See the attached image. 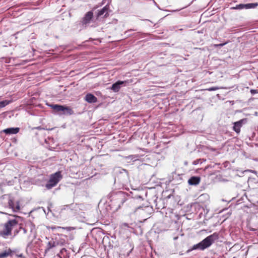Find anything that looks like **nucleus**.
Returning a JSON list of instances; mask_svg holds the SVG:
<instances>
[{"label":"nucleus","instance_id":"f257e3e1","mask_svg":"<svg viewBox=\"0 0 258 258\" xmlns=\"http://www.w3.org/2000/svg\"><path fill=\"white\" fill-rule=\"evenodd\" d=\"M218 238V233L215 232L205 238L201 242L194 245L191 249H189L187 251V252H189L191 250L195 249H200L203 250L205 249L210 247Z\"/></svg>","mask_w":258,"mask_h":258},{"label":"nucleus","instance_id":"f03ea898","mask_svg":"<svg viewBox=\"0 0 258 258\" xmlns=\"http://www.w3.org/2000/svg\"><path fill=\"white\" fill-rule=\"evenodd\" d=\"M18 225L16 219H10L3 225V229L0 231V236L7 238L12 235V230Z\"/></svg>","mask_w":258,"mask_h":258},{"label":"nucleus","instance_id":"7ed1b4c3","mask_svg":"<svg viewBox=\"0 0 258 258\" xmlns=\"http://www.w3.org/2000/svg\"><path fill=\"white\" fill-rule=\"evenodd\" d=\"M127 195L121 191L113 193L110 196V201L112 204L116 206L117 208H120L123 204L127 200Z\"/></svg>","mask_w":258,"mask_h":258},{"label":"nucleus","instance_id":"20e7f679","mask_svg":"<svg viewBox=\"0 0 258 258\" xmlns=\"http://www.w3.org/2000/svg\"><path fill=\"white\" fill-rule=\"evenodd\" d=\"M49 106L60 115H72L74 113L70 107L58 104H51Z\"/></svg>","mask_w":258,"mask_h":258},{"label":"nucleus","instance_id":"39448f33","mask_svg":"<svg viewBox=\"0 0 258 258\" xmlns=\"http://www.w3.org/2000/svg\"><path fill=\"white\" fill-rule=\"evenodd\" d=\"M62 176L60 171H57L50 175L49 179L45 185L47 189H50L56 186L58 182L62 179Z\"/></svg>","mask_w":258,"mask_h":258},{"label":"nucleus","instance_id":"423d86ee","mask_svg":"<svg viewBox=\"0 0 258 258\" xmlns=\"http://www.w3.org/2000/svg\"><path fill=\"white\" fill-rule=\"evenodd\" d=\"M93 13L92 11L87 12L83 18L82 23L83 25H86L89 24L92 19Z\"/></svg>","mask_w":258,"mask_h":258},{"label":"nucleus","instance_id":"0eeeda50","mask_svg":"<svg viewBox=\"0 0 258 258\" xmlns=\"http://www.w3.org/2000/svg\"><path fill=\"white\" fill-rule=\"evenodd\" d=\"M126 83V81H118L112 85L111 90L114 92H117L120 89L121 85Z\"/></svg>","mask_w":258,"mask_h":258},{"label":"nucleus","instance_id":"6e6552de","mask_svg":"<svg viewBox=\"0 0 258 258\" xmlns=\"http://www.w3.org/2000/svg\"><path fill=\"white\" fill-rule=\"evenodd\" d=\"M57 245L56 237L55 238H52L47 243L45 251H49L50 249Z\"/></svg>","mask_w":258,"mask_h":258},{"label":"nucleus","instance_id":"1a4fd4ad","mask_svg":"<svg viewBox=\"0 0 258 258\" xmlns=\"http://www.w3.org/2000/svg\"><path fill=\"white\" fill-rule=\"evenodd\" d=\"M9 206L14 212H17L20 209L19 202L17 201L16 204L14 203L12 200H9Z\"/></svg>","mask_w":258,"mask_h":258},{"label":"nucleus","instance_id":"9d476101","mask_svg":"<svg viewBox=\"0 0 258 258\" xmlns=\"http://www.w3.org/2000/svg\"><path fill=\"white\" fill-rule=\"evenodd\" d=\"M85 100L89 103H96L97 101V98L91 93H88L86 95Z\"/></svg>","mask_w":258,"mask_h":258},{"label":"nucleus","instance_id":"9b49d317","mask_svg":"<svg viewBox=\"0 0 258 258\" xmlns=\"http://www.w3.org/2000/svg\"><path fill=\"white\" fill-rule=\"evenodd\" d=\"M20 131L19 127H10L3 130V132L7 135L16 134Z\"/></svg>","mask_w":258,"mask_h":258},{"label":"nucleus","instance_id":"f8f14e48","mask_svg":"<svg viewBox=\"0 0 258 258\" xmlns=\"http://www.w3.org/2000/svg\"><path fill=\"white\" fill-rule=\"evenodd\" d=\"M201 181V178L198 176H192L188 180V183L191 185H197L199 184Z\"/></svg>","mask_w":258,"mask_h":258},{"label":"nucleus","instance_id":"ddd939ff","mask_svg":"<svg viewBox=\"0 0 258 258\" xmlns=\"http://www.w3.org/2000/svg\"><path fill=\"white\" fill-rule=\"evenodd\" d=\"M108 8L107 6H105L103 9L100 10L97 14V17H100L102 16L107 17L108 15Z\"/></svg>","mask_w":258,"mask_h":258},{"label":"nucleus","instance_id":"4468645a","mask_svg":"<svg viewBox=\"0 0 258 258\" xmlns=\"http://www.w3.org/2000/svg\"><path fill=\"white\" fill-rule=\"evenodd\" d=\"M243 119H241L238 121L235 122L234 123L233 130L237 133H239L240 131V128L242 126Z\"/></svg>","mask_w":258,"mask_h":258},{"label":"nucleus","instance_id":"2eb2a0df","mask_svg":"<svg viewBox=\"0 0 258 258\" xmlns=\"http://www.w3.org/2000/svg\"><path fill=\"white\" fill-rule=\"evenodd\" d=\"M12 250L10 248H7L4 251L0 252V258H6L11 255Z\"/></svg>","mask_w":258,"mask_h":258},{"label":"nucleus","instance_id":"dca6fc26","mask_svg":"<svg viewBox=\"0 0 258 258\" xmlns=\"http://www.w3.org/2000/svg\"><path fill=\"white\" fill-rule=\"evenodd\" d=\"M27 228L28 229V230L30 231L31 233L33 235V236H35V233L36 231L35 230V226L34 224H33L32 223L29 222L27 224Z\"/></svg>","mask_w":258,"mask_h":258},{"label":"nucleus","instance_id":"f3484780","mask_svg":"<svg viewBox=\"0 0 258 258\" xmlns=\"http://www.w3.org/2000/svg\"><path fill=\"white\" fill-rule=\"evenodd\" d=\"M28 230V229L27 228V225H26L25 227H19V230L17 229H16L14 230V236L16 235L19 232L22 231L23 234H26Z\"/></svg>","mask_w":258,"mask_h":258},{"label":"nucleus","instance_id":"a211bd4d","mask_svg":"<svg viewBox=\"0 0 258 258\" xmlns=\"http://www.w3.org/2000/svg\"><path fill=\"white\" fill-rule=\"evenodd\" d=\"M49 228L52 229L53 231H54V230L59 231V230H60V229H66L68 231H70L72 229H73V228L71 227H60V226H51V227H50Z\"/></svg>","mask_w":258,"mask_h":258},{"label":"nucleus","instance_id":"6ab92c4d","mask_svg":"<svg viewBox=\"0 0 258 258\" xmlns=\"http://www.w3.org/2000/svg\"><path fill=\"white\" fill-rule=\"evenodd\" d=\"M258 6V3H250L245 4V9H254Z\"/></svg>","mask_w":258,"mask_h":258},{"label":"nucleus","instance_id":"aec40b11","mask_svg":"<svg viewBox=\"0 0 258 258\" xmlns=\"http://www.w3.org/2000/svg\"><path fill=\"white\" fill-rule=\"evenodd\" d=\"M245 9V4H239L236 5L234 7H232L231 9L232 10H242Z\"/></svg>","mask_w":258,"mask_h":258},{"label":"nucleus","instance_id":"412c9836","mask_svg":"<svg viewBox=\"0 0 258 258\" xmlns=\"http://www.w3.org/2000/svg\"><path fill=\"white\" fill-rule=\"evenodd\" d=\"M10 101L8 100H4L0 102V108L4 107L10 103Z\"/></svg>","mask_w":258,"mask_h":258},{"label":"nucleus","instance_id":"4be33fe9","mask_svg":"<svg viewBox=\"0 0 258 258\" xmlns=\"http://www.w3.org/2000/svg\"><path fill=\"white\" fill-rule=\"evenodd\" d=\"M56 241H57V245H63L64 244V243L66 242V241L64 239H61L60 240H58L57 238H56Z\"/></svg>","mask_w":258,"mask_h":258},{"label":"nucleus","instance_id":"5701e85b","mask_svg":"<svg viewBox=\"0 0 258 258\" xmlns=\"http://www.w3.org/2000/svg\"><path fill=\"white\" fill-rule=\"evenodd\" d=\"M128 159H131L136 161L138 159V156L137 155H131L127 157Z\"/></svg>","mask_w":258,"mask_h":258},{"label":"nucleus","instance_id":"b1692460","mask_svg":"<svg viewBox=\"0 0 258 258\" xmlns=\"http://www.w3.org/2000/svg\"><path fill=\"white\" fill-rule=\"evenodd\" d=\"M219 88L218 87H211L207 89V90H208L209 91H213L218 90Z\"/></svg>","mask_w":258,"mask_h":258},{"label":"nucleus","instance_id":"393cba45","mask_svg":"<svg viewBox=\"0 0 258 258\" xmlns=\"http://www.w3.org/2000/svg\"><path fill=\"white\" fill-rule=\"evenodd\" d=\"M250 92L252 95H254L255 94L258 93V89H251Z\"/></svg>","mask_w":258,"mask_h":258},{"label":"nucleus","instance_id":"a878e982","mask_svg":"<svg viewBox=\"0 0 258 258\" xmlns=\"http://www.w3.org/2000/svg\"><path fill=\"white\" fill-rule=\"evenodd\" d=\"M226 44H227V42H225L223 43H220L218 44H216V45H215V46L216 47H222V46H223L224 45H225Z\"/></svg>","mask_w":258,"mask_h":258},{"label":"nucleus","instance_id":"bb28decb","mask_svg":"<svg viewBox=\"0 0 258 258\" xmlns=\"http://www.w3.org/2000/svg\"><path fill=\"white\" fill-rule=\"evenodd\" d=\"M18 256L19 257H24L23 255V254H22V253H21V254H20L18 255Z\"/></svg>","mask_w":258,"mask_h":258},{"label":"nucleus","instance_id":"cd10ccee","mask_svg":"<svg viewBox=\"0 0 258 258\" xmlns=\"http://www.w3.org/2000/svg\"><path fill=\"white\" fill-rule=\"evenodd\" d=\"M197 163V162L195 161L194 164H196Z\"/></svg>","mask_w":258,"mask_h":258},{"label":"nucleus","instance_id":"c85d7f7f","mask_svg":"<svg viewBox=\"0 0 258 258\" xmlns=\"http://www.w3.org/2000/svg\"><path fill=\"white\" fill-rule=\"evenodd\" d=\"M197 163V162L195 161L194 164H196Z\"/></svg>","mask_w":258,"mask_h":258}]
</instances>
